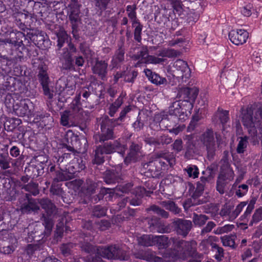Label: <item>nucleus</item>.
I'll list each match as a JSON object with an SVG mask.
<instances>
[{
    "mask_svg": "<svg viewBox=\"0 0 262 262\" xmlns=\"http://www.w3.org/2000/svg\"><path fill=\"white\" fill-rule=\"evenodd\" d=\"M108 63L104 60H97L92 68L93 73L102 80L107 79Z\"/></svg>",
    "mask_w": 262,
    "mask_h": 262,
    "instance_id": "412c9836",
    "label": "nucleus"
},
{
    "mask_svg": "<svg viewBox=\"0 0 262 262\" xmlns=\"http://www.w3.org/2000/svg\"><path fill=\"white\" fill-rule=\"evenodd\" d=\"M38 80L42 85L43 94L49 99H52L54 93L50 90L49 86L50 80L47 73V67L43 62H41L38 66Z\"/></svg>",
    "mask_w": 262,
    "mask_h": 262,
    "instance_id": "9d476101",
    "label": "nucleus"
},
{
    "mask_svg": "<svg viewBox=\"0 0 262 262\" xmlns=\"http://www.w3.org/2000/svg\"><path fill=\"white\" fill-rule=\"evenodd\" d=\"M142 156L141 146L134 142H132L129 147V152L124 159V163L128 165L131 162H136Z\"/></svg>",
    "mask_w": 262,
    "mask_h": 262,
    "instance_id": "f3484780",
    "label": "nucleus"
},
{
    "mask_svg": "<svg viewBox=\"0 0 262 262\" xmlns=\"http://www.w3.org/2000/svg\"><path fill=\"white\" fill-rule=\"evenodd\" d=\"M248 137L245 136L238 138V143L236 147V152L238 154L244 153L248 145Z\"/></svg>",
    "mask_w": 262,
    "mask_h": 262,
    "instance_id": "79ce46f5",
    "label": "nucleus"
},
{
    "mask_svg": "<svg viewBox=\"0 0 262 262\" xmlns=\"http://www.w3.org/2000/svg\"><path fill=\"white\" fill-rule=\"evenodd\" d=\"M170 239L165 235H155V245H157L159 249H165L169 246L172 243V239Z\"/></svg>",
    "mask_w": 262,
    "mask_h": 262,
    "instance_id": "2f4dec72",
    "label": "nucleus"
},
{
    "mask_svg": "<svg viewBox=\"0 0 262 262\" xmlns=\"http://www.w3.org/2000/svg\"><path fill=\"white\" fill-rule=\"evenodd\" d=\"M155 235L152 234H144L137 238L138 244L144 247H149L155 245Z\"/></svg>",
    "mask_w": 262,
    "mask_h": 262,
    "instance_id": "7c9ffc66",
    "label": "nucleus"
},
{
    "mask_svg": "<svg viewBox=\"0 0 262 262\" xmlns=\"http://www.w3.org/2000/svg\"><path fill=\"white\" fill-rule=\"evenodd\" d=\"M144 72L146 76L152 83L156 85L167 84V80L165 78L161 77L156 73H153L150 70L145 69L144 70Z\"/></svg>",
    "mask_w": 262,
    "mask_h": 262,
    "instance_id": "cd10ccee",
    "label": "nucleus"
},
{
    "mask_svg": "<svg viewBox=\"0 0 262 262\" xmlns=\"http://www.w3.org/2000/svg\"><path fill=\"white\" fill-rule=\"evenodd\" d=\"M79 48L86 59H90L92 58L94 53L85 42L80 43Z\"/></svg>",
    "mask_w": 262,
    "mask_h": 262,
    "instance_id": "09e8293b",
    "label": "nucleus"
},
{
    "mask_svg": "<svg viewBox=\"0 0 262 262\" xmlns=\"http://www.w3.org/2000/svg\"><path fill=\"white\" fill-rule=\"evenodd\" d=\"M121 174V168L118 167L115 169L106 170L103 173V178L106 184H113L119 181Z\"/></svg>",
    "mask_w": 262,
    "mask_h": 262,
    "instance_id": "aec40b11",
    "label": "nucleus"
},
{
    "mask_svg": "<svg viewBox=\"0 0 262 262\" xmlns=\"http://www.w3.org/2000/svg\"><path fill=\"white\" fill-rule=\"evenodd\" d=\"M148 228L152 232L164 233L165 228L162 221L156 217H152L148 220Z\"/></svg>",
    "mask_w": 262,
    "mask_h": 262,
    "instance_id": "393cba45",
    "label": "nucleus"
},
{
    "mask_svg": "<svg viewBox=\"0 0 262 262\" xmlns=\"http://www.w3.org/2000/svg\"><path fill=\"white\" fill-rule=\"evenodd\" d=\"M74 247V244L71 243L63 244L60 246V250L64 256H68L71 254V250Z\"/></svg>",
    "mask_w": 262,
    "mask_h": 262,
    "instance_id": "052dcab7",
    "label": "nucleus"
},
{
    "mask_svg": "<svg viewBox=\"0 0 262 262\" xmlns=\"http://www.w3.org/2000/svg\"><path fill=\"white\" fill-rule=\"evenodd\" d=\"M185 106L186 107L185 105L182 103L174 102L170 107L169 113L177 118L176 120L179 119L183 121L187 118L186 111L189 110L187 107L184 108Z\"/></svg>",
    "mask_w": 262,
    "mask_h": 262,
    "instance_id": "4468645a",
    "label": "nucleus"
},
{
    "mask_svg": "<svg viewBox=\"0 0 262 262\" xmlns=\"http://www.w3.org/2000/svg\"><path fill=\"white\" fill-rule=\"evenodd\" d=\"M199 139L207 151V157L209 161L213 159L219 143L216 145L212 129H208L199 137Z\"/></svg>",
    "mask_w": 262,
    "mask_h": 262,
    "instance_id": "0eeeda50",
    "label": "nucleus"
},
{
    "mask_svg": "<svg viewBox=\"0 0 262 262\" xmlns=\"http://www.w3.org/2000/svg\"><path fill=\"white\" fill-rule=\"evenodd\" d=\"M106 209L101 206H96L93 210V215L97 217H100L105 215Z\"/></svg>",
    "mask_w": 262,
    "mask_h": 262,
    "instance_id": "13d9d810",
    "label": "nucleus"
},
{
    "mask_svg": "<svg viewBox=\"0 0 262 262\" xmlns=\"http://www.w3.org/2000/svg\"><path fill=\"white\" fill-rule=\"evenodd\" d=\"M133 186L131 183H128L122 185L117 186L114 189L104 188L101 190V193L102 194H100V198H102L104 193H113L117 191L128 193L132 189Z\"/></svg>",
    "mask_w": 262,
    "mask_h": 262,
    "instance_id": "bb28decb",
    "label": "nucleus"
},
{
    "mask_svg": "<svg viewBox=\"0 0 262 262\" xmlns=\"http://www.w3.org/2000/svg\"><path fill=\"white\" fill-rule=\"evenodd\" d=\"M178 52L173 49L164 48L158 51L157 55L162 57L173 58L177 56Z\"/></svg>",
    "mask_w": 262,
    "mask_h": 262,
    "instance_id": "37998d69",
    "label": "nucleus"
},
{
    "mask_svg": "<svg viewBox=\"0 0 262 262\" xmlns=\"http://www.w3.org/2000/svg\"><path fill=\"white\" fill-rule=\"evenodd\" d=\"M146 210L147 211H152L154 213L165 219H167L169 215V214L168 212L166 211L163 209L155 205L151 206Z\"/></svg>",
    "mask_w": 262,
    "mask_h": 262,
    "instance_id": "c03bdc74",
    "label": "nucleus"
},
{
    "mask_svg": "<svg viewBox=\"0 0 262 262\" xmlns=\"http://www.w3.org/2000/svg\"><path fill=\"white\" fill-rule=\"evenodd\" d=\"M171 240L174 248L183 257L190 256L194 253L196 246L195 241H186L174 238H173Z\"/></svg>",
    "mask_w": 262,
    "mask_h": 262,
    "instance_id": "6e6552de",
    "label": "nucleus"
},
{
    "mask_svg": "<svg viewBox=\"0 0 262 262\" xmlns=\"http://www.w3.org/2000/svg\"><path fill=\"white\" fill-rule=\"evenodd\" d=\"M80 10L78 7H72L69 15V19L72 24V33L73 37L76 39H78L79 35L77 34L78 22L80 20Z\"/></svg>",
    "mask_w": 262,
    "mask_h": 262,
    "instance_id": "5701e85b",
    "label": "nucleus"
},
{
    "mask_svg": "<svg viewBox=\"0 0 262 262\" xmlns=\"http://www.w3.org/2000/svg\"><path fill=\"white\" fill-rule=\"evenodd\" d=\"M117 126L107 116L101 118L100 132L94 136L96 142H104L116 138L114 128Z\"/></svg>",
    "mask_w": 262,
    "mask_h": 262,
    "instance_id": "20e7f679",
    "label": "nucleus"
},
{
    "mask_svg": "<svg viewBox=\"0 0 262 262\" xmlns=\"http://www.w3.org/2000/svg\"><path fill=\"white\" fill-rule=\"evenodd\" d=\"M135 258L148 261L161 262L162 258L157 256L155 253L149 249L141 250L134 253Z\"/></svg>",
    "mask_w": 262,
    "mask_h": 262,
    "instance_id": "4be33fe9",
    "label": "nucleus"
},
{
    "mask_svg": "<svg viewBox=\"0 0 262 262\" xmlns=\"http://www.w3.org/2000/svg\"><path fill=\"white\" fill-rule=\"evenodd\" d=\"M242 121L249 134L252 137L256 136L257 129L262 131V107L259 108L255 112L251 107L248 108L242 114Z\"/></svg>",
    "mask_w": 262,
    "mask_h": 262,
    "instance_id": "f257e3e1",
    "label": "nucleus"
},
{
    "mask_svg": "<svg viewBox=\"0 0 262 262\" xmlns=\"http://www.w3.org/2000/svg\"><path fill=\"white\" fill-rule=\"evenodd\" d=\"M161 204L166 209L168 210L174 214H179L181 211V209L173 201L170 200L162 201Z\"/></svg>",
    "mask_w": 262,
    "mask_h": 262,
    "instance_id": "f704fd0d",
    "label": "nucleus"
},
{
    "mask_svg": "<svg viewBox=\"0 0 262 262\" xmlns=\"http://www.w3.org/2000/svg\"><path fill=\"white\" fill-rule=\"evenodd\" d=\"M97 254L103 258L108 260L120 259L126 260L128 258V256L126 251L120 248L117 245L98 246Z\"/></svg>",
    "mask_w": 262,
    "mask_h": 262,
    "instance_id": "39448f33",
    "label": "nucleus"
},
{
    "mask_svg": "<svg viewBox=\"0 0 262 262\" xmlns=\"http://www.w3.org/2000/svg\"><path fill=\"white\" fill-rule=\"evenodd\" d=\"M57 181H63L70 180V177H69L65 168L62 170L56 172V178H55Z\"/></svg>",
    "mask_w": 262,
    "mask_h": 262,
    "instance_id": "4d7b16f0",
    "label": "nucleus"
},
{
    "mask_svg": "<svg viewBox=\"0 0 262 262\" xmlns=\"http://www.w3.org/2000/svg\"><path fill=\"white\" fill-rule=\"evenodd\" d=\"M76 46L71 42H69L68 48H64L59 55L60 68L62 70L72 71L75 70L73 55L77 52Z\"/></svg>",
    "mask_w": 262,
    "mask_h": 262,
    "instance_id": "423d86ee",
    "label": "nucleus"
},
{
    "mask_svg": "<svg viewBox=\"0 0 262 262\" xmlns=\"http://www.w3.org/2000/svg\"><path fill=\"white\" fill-rule=\"evenodd\" d=\"M33 106V103L29 99L17 100L13 106L15 114L19 117L29 115L31 114L30 107Z\"/></svg>",
    "mask_w": 262,
    "mask_h": 262,
    "instance_id": "f8f14e48",
    "label": "nucleus"
},
{
    "mask_svg": "<svg viewBox=\"0 0 262 262\" xmlns=\"http://www.w3.org/2000/svg\"><path fill=\"white\" fill-rule=\"evenodd\" d=\"M126 148V146L121 143L120 139L116 140L113 142H105L96 147L95 150L94 163L98 165L102 164L104 162V155H109L117 152L123 156Z\"/></svg>",
    "mask_w": 262,
    "mask_h": 262,
    "instance_id": "f03ea898",
    "label": "nucleus"
},
{
    "mask_svg": "<svg viewBox=\"0 0 262 262\" xmlns=\"http://www.w3.org/2000/svg\"><path fill=\"white\" fill-rule=\"evenodd\" d=\"M152 192L150 191H146L145 189L142 187H138L134 190L133 193L135 194L136 196L141 198L144 195L146 196H149L150 194Z\"/></svg>",
    "mask_w": 262,
    "mask_h": 262,
    "instance_id": "e2e57ef3",
    "label": "nucleus"
},
{
    "mask_svg": "<svg viewBox=\"0 0 262 262\" xmlns=\"http://www.w3.org/2000/svg\"><path fill=\"white\" fill-rule=\"evenodd\" d=\"M215 226L216 224L214 222H208L206 225L202 229L200 233L201 235L203 236L205 235L206 233L210 232L212 229H213Z\"/></svg>",
    "mask_w": 262,
    "mask_h": 262,
    "instance_id": "0e129e2a",
    "label": "nucleus"
},
{
    "mask_svg": "<svg viewBox=\"0 0 262 262\" xmlns=\"http://www.w3.org/2000/svg\"><path fill=\"white\" fill-rule=\"evenodd\" d=\"M173 67L182 73V77L188 78L190 76L191 72L187 63L181 59L177 60L173 63Z\"/></svg>",
    "mask_w": 262,
    "mask_h": 262,
    "instance_id": "a878e982",
    "label": "nucleus"
},
{
    "mask_svg": "<svg viewBox=\"0 0 262 262\" xmlns=\"http://www.w3.org/2000/svg\"><path fill=\"white\" fill-rule=\"evenodd\" d=\"M64 168L69 177H70V180L75 178L76 172H79L77 169L75 168V166H74L73 162L69 164L68 168L67 167Z\"/></svg>",
    "mask_w": 262,
    "mask_h": 262,
    "instance_id": "774afa93",
    "label": "nucleus"
},
{
    "mask_svg": "<svg viewBox=\"0 0 262 262\" xmlns=\"http://www.w3.org/2000/svg\"><path fill=\"white\" fill-rule=\"evenodd\" d=\"M255 204V201L251 200L246 208V210L245 211L243 215L241 217V220L244 222H246L249 220L250 217V215L253 210L254 208V205Z\"/></svg>",
    "mask_w": 262,
    "mask_h": 262,
    "instance_id": "de8ad7c7",
    "label": "nucleus"
},
{
    "mask_svg": "<svg viewBox=\"0 0 262 262\" xmlns=\"http://www.w3.org/2000/svg\"><path fill=\"white\" fill-rule=\"evenodd\" d=\"M52 216L47 214L46 215L43 214L42 216L43 225L45 226L46 229L49 232H50L52 230L53 225Z\"/></svg>",
    "mask_w": 262,
    "mask_h": 262,
    "instance_id": "864d4df0",
    "label": "nucleus"
},
{
    "mask_svg": "<svg viewBox=\"0 0 262 262\" xmlns=\"http://www.w3.org/2000/svg\"><path fill=\"white\" fill-rule=\"evenodd\" d=\"M234 173L232 169L220 171L217 178L227 182L232 181L234 179Z\"/></svg>",
    "mask_w": 262,
    "mask_h": 262,
    "instance_id": "a18cd8bd",
    "label": "nucleus"
},
{
    "mask_svg": "<svg viewBox=\"0 0 262 262\" xmlns=\"http://www.w3.org/2000/svg\"><path fill=\"white\" fill-rule=\"evenodd\" d=\"M262 220V207L256 209L249 222V226H252L254 224L257 223Z\"/></svg>",
    "mask_w": 262,
    "mask_h": 262,
    "instance_id": "603ef678",
    "label": "nucleus"
},
{
    "mask_svg": "<svg viewBox=\"0 0 262 262\" xmlns=\"http://www.w3.org/2000/svg\"><path fill=\"white\" fill-rule=\"evenodd\" d=\"M39 209L37 203L34 200H29L28 203L24 204L21 206L22 211L25 213H29L31 211H37Z\"/></svg>",
    "mask_w": 262,
    "mask_h": 262,
    "instance_id": "58836bf2",
    "label": "nucleus"
},
{
    "mask_svg": "<svg viewBox=\"0 0 262 262\" xmlns=\"http://www.w3.org/2000/svg\"><path fill=\"white\" fill-rule=\"evenodd\" d=\"M211 246L212 250L216 252L215 255V258L217 259H221V258L224 256L223 249L215 243H211Z\"/></svg>",
    "mask_w": 262,
    "mask_h": 262,
    "instance_id": "bf43d9fd",
    "label": "nucleus"
},
{
    "mask_svg": "<svg viewBox=\"0 0 262 262\" xmlns=\"http://www.w3.org/2000/svg\"><path fill=\"white\" fill-rule=\"evenodd\" d=\"M98 185L90 179H87L81 188V191L85 195L90 196L95 192Z\"/></svg>",
    "mask_w": 262,
    "mask_h": 262,
    "instance_id": "c85d7f7f",
    "label": "nucleus"
},
{
    "mask_svg": "<svg viewBox=\"0 0 262 262\" xmlns=\"http://www.w3.org/2000/svg\"><path fill=\"white\" fill-rule=\"evenodd\" d=\"M209 219V216L205 214H198L196 213L193 214L192 222L195 226H203Z\"/></svg>",
    "mask_w": 262,
    "mask_h": 262,
    "instance_id": "e433bc0d",
    "label": "nucleus"
},
{
    "mask_svg": "<svg viewBox=\"0 0 262 262\" xmlns=\"http://www.w3.org/2000/svg\"><path fill=\"white\" fill-rule=\"evenodd\" d=\"M98 246H94L89 243H83L81 244V250L87 253H95L97 254Z\"/></svg>",
    "mask_w": 262,
    "mask_h": 262,
    "instance_id": "5fc2aeb1",
    "label": "nucleus"
},
{
    "mask_svg": "<svg viewBox=\"0 0 262 262\" xmlns=\"http://www.w3.org/2000/svg\"><path fill=\"white\" fill-rule=\"evenodd\" d=\"M95 6L101 11L105 10L111 0H94Z\"/></svg>",
    "mask_w": 262,
    "mask_h": 262,
    "instance_id": "338daca9",
    "label": "nucleus"
},
{
    "mask_svg": "<svg viewBox=\"0 0 262 262\" xmlns=\"http://www.w3.org/2000/svg\"><path fill=\"white\" fill-rule=\"evenodd\" d=\"M184 171L187 172L188 176L190 178L195 179L199 176V169L196 165H188L184 169Z\"/></svg>",
    "mask_w": 262,
    "mask_h": 262,
    "instance_id": "8fccbe9b",
    "label": "nucleus"
},
{
    "mask_svg": "<svg viewBox=\"0 0 262 262\" xmlns=\"http://www.w3.org/2000/svg\"><path fill=\"white\" fill-rule=\"evenodd\" d=\"M248 37V33L242 29L231 30L229 33V38L231 41L235 45H243L246 42Z\"/></svg>",
    "mask_w": 262,
    "mask_h": 262,
    "instance_id": "a211bd4d",
    "label": "nucleus"
},
{
    "mask_svg": "<svg viewBox=\"0 0 262 262\" xmlns=\"http://www.w3.org/2000/svg\"><path fill=\"white\" fill-rule=\"evenodd\" d=\"M163 159L156 158L150 160L148 162L142 163L144 169H147L151 173L152 177H159L162 176L164 171L168 169V166L171 167L175 164V158L173 155L160 156Z\"/></svg>",
    "mask_w": 262,
    "mask_h": 262,
    "instance_id": "7ed1b4c3",
    "label": "nucleus"
},
{
    "mask_svg": "<svg viewBox=\"0 0 262 262\" xmlns=\"http://www.w3.org/2000/svg\"><path fill=\"white\" fill-rule=\"evenodd\" d=\"M124 49L119 48L116 52L112 60V64L113 68L117 67L120 63L124 59Z\"/></svg>",
    "mask_w": 262,
    "mask_h": 262,
    "instance_id": "c9c22d12",
    "label": "nucleus"
},
{
    "mask_svg": "<svg viewBox=\"0 0 262 262\" xmlns=\"http://www.w3.org/2000/svg\"><path fill=\"white\" fill-rule=\"evenodd\" d=\"M147 56H148V50L145 48L134 55L133 58L135 60H139L141 62H145L144 60H146Z\"/></svg>",
    "mask_w": 262,
    "mask_h": 262,
    "instance_id": "6e6d98bb",
    "label": "nucleus"
},
{
    "mask_svg": "<svg viewBox=\"0 0 262 262\" xmlns=\"http://www.w3.org/2000/svg\"><path fill=\"white\" fill-rule=\"evenodd\" d=\"M199 93V90L196 88L193 87L189 88L185 87L181 88L177 95V97L179 99L176 102H180V103H186L185 104L186 107L188 109H192V103L196 98Z\"/></svg>",
    "mask_w": 262,
    "mask_h": 262,
    "instance_id": "1a4fd4ad",
    "label": "nucleus"
},
{
    "mask_svg": "<svg viewBox=\"0 0 262 262\" xmlns=\"http://www.w3.org/2000/svg\"><path fill=\"white\" fill-rule=\"evenodd\" d=\"M228 183V182L217 178L216 186V190L220 194H224L225 192V186Z\"/></svg>",
    "mask_w": 262,
    "mask_h": 262,
    "instance_id": "69168bd1",
    "label": "nucleus"
},
{
    "mask_svg": "<svg viewBox=\"0 0 262 262\" xmlns=\"http://www.w3.org/2000/svg\"><path fill=\"white\" fill-rule=\"evenodd\" d=\"M38 202L48 215H54L56 214L57 209L56 206L48 198L40 199Z\"/></svg>",
    "mask_w": 262,
    "mask_h": 262,
    "instance_id": "b1692460",
    "label": "nucleus"
},
{
    "mask_svg": "<svg viewBox=\"0 0 262 262\" xmlns=\"http://www.w3.org/2000/svg\"><path fill=\"white\" fill-rule=\"evenodd\" d=\"M22 189L29 192L33 195H36L39 192L38 184L32 181L28 184L24 185L22 187Z\"/></svg>",
    "mask_w": 262,
    "mask_h": 262,
    "instance_id": "49530a36",
    "label": "nucleus"
},
{
    "mask_svg": "<svg viewBox=\"0 0 262 262\" xmlns=\"http://www.w3.org/2000/svg\"><path fill=\"white\" fill-rule=\"evenodd\" d=\"M57 38V45L58 50H60L63 46L66 41L68 39V35L66 32L62 29H60L56 33Z\"/></svg>",
    "mask_w": 262,
    "mask_h": 262,
    "instance_id": "ea45409f",
    "label": "nucleus"
},
{
    "mask_svg": "<svg viewBox=\"0 0 262 262\" xmlns=\"http://www.w3.org/2000/svg\"><path fill=\"white\" fill-rule=\"evenodd\" d=\"M237 238L236 235L230 234L229 235H225L221 237V241L223 246L230 247L233 249L236 247L235 243V239Z\"/></svg>",
    "mask_w": 262,
    "mask_h": 262,
    "instance_id": "a19ab883",
    "label": "nucleus"
},
{
    "mask_svg": "<svg viewBox=\"0 0 262 262\" xmlns=\"http://www.w3.org/2000/svg\"><path fill=\"white\" fill-rule=\"evenodd\" d=\"M91 93L89 89L86 87H83L77 91V95L74 98L73 103L72 109L74 112H78L81 114L82 112V109L80 107V97L81 96L83 98V101L87 100L88 97L90 96Z\"/></svg>",
    "mask_w": 262,
    "mask_h": 262,
    "instance_id": "2eb2a0df",
    "label": "nucleus"
},
{
    "mask_svg": "<svg viewBox=\"0 0 262 262\" xmlns=\"http://www.w3.org/2000/svg\"><path fill=\"white\" fill-rule=\"evenodd\" d=\"M172 141V139L171 137H169L168 135L165 134L158 136L157 137H147L144 139V141L146 144L154 145L156 147L169 144Z\"/></svg>",
    "mask_w": 262,
    "mask_h": 262,
    "instance_id": "6ab92c4d",
    "label": "nucleus"
},
{
    "mask_svg": "<svg viewBox=\"0 0 262 262\" xmlns=\"http://www.w3.org/2000/svg\"><path fill=\"white\" fill-rule=\"evenodd\" d=\"M215 116L219 119L223 127L229 120V111L224 110L221 108H218L215 114Z\"/></svg>",
    "mask_w": 262,
    "mask_h": 262,
    "instance_id": "72a5a7b5",
    "label": "nucleus"
},
{
    "mask_svg": "<svg viewBox=\"0 0 262 262\" xmlns=\"http://www.w3.org/2000/svg\"><path fill=\"white\" fill-rule=\"evenodd\" d=\"M78 113V112H74L71 111H65L63 112L62 115H61L60 118V123L61 125L64 126H70V120L71 119V117L72 115V113Z\"/></svg>",
    "mask_w": 262,
    "mask_h": 262,
    "instance_id": "3c124183",
    "label": "nucleus"
},
{
    "mask_svg": "<svg viewBox=\"0 0 262 262\" xmlns=\"http://www.w3.org/2000/svg\"><path fill=\"white\" fill-rule=\"evenodd\" d=\"M183 140L186 142L185 157L190 159L198 150L196 145L197 140L195 139L194 136L192 134L184 136Z\"/></svg>",
    "mask_w": 262,
    "mask_h": 262,
    "instance_id": "dca6fc26",
    "label": "nucleus"
},
{
    "mask_svg": "<svg viewBox=\"0 0 262 262\" xmlns=\"http://www.w3.org/2000/svg\"><path fill=\"white\" fill-rule=\"evenodd\" d=\"M24 34L20 31H17L16 33L12 32L10 34V38L5 39L3 41L5 43H10L14 45L15 46H20L23 44V40L19 41L20 38L24 37Z\"/></svg>",
    "mask_w": 262,
    "mask_h": 262,
    "instance_id": "c756f323",
    "label": "nucleus"
},
{
    "mask_svg": "<svg viewBox=\"0 0 262 262\" xmlns=\"http://www.w3.org/2000/svg\"><path fill=\"white\" fill-rule=\"evenodd\" d=\"M170 115L169 117L167 115H162L161 120L159 122V125L162 128H167L169 127L173 126V121H175L177 118L173 117L172 115Z\"/></svg>",
    "mask_w": 262,
    "mask_h": 262,
    "instance_id": "4c0bfd02",
    "label": "nucleus"
},
{
    "mask_svg": "<svg viewBox=\"0 0 262 262\" xmlns=\"http://www.w3.org/2000/svg\"><path fill=\"white\" fill-rule=\"evenodd\" d=\"M172 223L176 232L184 237L191 230L192 225L190 221L182 219H177Z\"/></svg>",
    "mask_w": 262,
    "mask_h": 262,
    "instance_id": "ddd939ff",
    "label": "nucleus"
},
{
    "mask_svg": "<svg viewBox=\"0 0 262 262\" xmlns=\"http://www.w3.org/2000/svg\"><path fill=\"white\" fill-rule=\"evenodd\" d=\"M56 88L60 92V95H67L70 98L74 93L76 83L72 80L60 78L56 82Z\"/></svg>",
    "mask_w": 262,
    "mask_h": 262,
    "instance_id": "9b49d317",
    "label": "nucleus"
},
{
    "mask_svg": "<svg viewBox=\"0 0 262 262\" xmlns=\"http://www.w3.org/2000/svg\"><path fill=\"white\" fill-rule=\"evenodd\" d=\"M220 171L232 169L231 167L229 160V151L225 150L223 152V156L219 162Z\"/></svg>",
    "mask_w": 262,
    "mask_h": 262,
    "instance_id": "473e14b6",
    "label": "nucleus"
},
{
    "mask_svg": "<svg viewBox=\"0 0 262 262\" xmlns=\"http://www.w3.org/2000/svg\"><path fill=\"white\" fill-rule=\"evenodd\" d=\"M247 204V202H242L239 203L236 207L234 210L232 211L231 217L232 219H235L241 212L244 207Z\"/></svg>",
    "mask_w": 262,
    "mask_h": 262,
    "instance_id": "680f3d73",
    "label": "nucleus"
}]
</instances>
